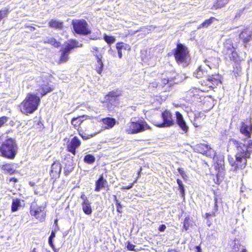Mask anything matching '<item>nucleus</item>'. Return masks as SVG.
<instances>
[{
	"mask_svg": "<svg viewBox=\"0 0 252 252\" xmlns=\"http://www.w3.org/2000/svg\"><path fill=\"white\" fill-rule=\"evenodd\" d=\"M229 143L233 146L236 150L234 157L231 156L228 157L229 164L236 171L244 169L247 165V159L251 158L252 153V140H250L245 145L235 139L231 138L229 139Z\"/></svg>",
	"mask_w": 252,
	"mask_h": 252,
	"instance_id": "1",
	"label": "nucleus"
},
{
	"mask_svg": "<svg viewBox=\"0 0 252 252\" xmlns=\"http://www.w3.org/2000/svg\"><path fill=\"white\" fill-rule=\"evenodd\" d=\"M40 102V98L37 95L29 94L19 105V109L26 115L32 114L37 110Z\"/></svg>",
	"mask_w": 252,
	"mask_h": 252,
	"instance_id": "2",
	"label": "nucleus"
},
{
	"mask_svg": "<svg viewBox=\"0 0 252 252\" xmlns=\"http://www.w3.org/2000/svg\"><path fill=\"white\" fill-rule=\"evenodd\" d=\"M18 147L15 139L11 137L6 139L0 147L1 157L9 159H14L18 152Z\"/></svg>",
	"mask_w": 252,
	"mask_h": 252,
	"instance_id": "3",
	"label": "nucleus"
},
{
	"mask_svg": "<svg viewBox=\"0 0 252 252\" xmlns=\"http://www.w3.org/2000/svg\"><path fill=\"white\" fill-rule=\"evenodd\" d=\"M175 61L178 64L187 66L190 61V54L188 48L184 44L178 43L173 51Z\"/></svg>",
	"mask_w": 252,
	"mask_h": 252,
	"instance_id": "4",
	"label": "nucleus"
},
{
	"mask_svg": "<svg viewBox=\"0 0 252 252\" xmlns=\"http://www.w3.org/2000/svg\"><path fill=\"white\" fill-rule=\"evenodd\" d=\"M76 39H70L65 44V46L60 49L61 55L58 61L59 64L67 62L69 60V54L73 49L82 47Z\"/></svg>",
	"mask_w": 252,
	"mask_h": 252,
	"instance_id": "5",
	"label": "nucleus"
},
{
	"mask_svg": "<svg viewBox=\"0 0 252 252\" xmlns=\"http://www.w3.org/2000/svg\"><path fill=\"white\" fill-rule=\"evenodd\" d=\"M73 32L80 35H88L92 31L88 22L84 19H74L71 22Z\"/></svg>",
	"mask_w": 252,
	"mask_h": 252,
	"instance_id": "6",
	"label": "nucleus"
},
{
	"mask_svg": "<svg viewBox=\"0 0 252 252\" xmlns=\"http://www.w3.org/2000/svg\"><path fill=\"white\" fill-rule=\"evenodd\" d=\"M150 128V126L144 120L131 122L127 129V133L129 134H137Z\"/></svg>",
	"mask_w": 252,
	"mask_h": 252,
	"instance_id": "7",
	"label": "nucleus"
},
{
	"mask_svg": "<svg viewBox=\"0 0 252 252\" xmlns=\"http://www.w3.org/2000/svg\"><path fill=\"white\" fill-rule=\"evenodd\" d=\"M222 54L226 60H229L235 62L238 57L236 47L233 46V43L230 40H228L225 44Z\"/></svg>",
	"mask_w": 252,
	"mask_h": 252,
	"instance_id": "8",
	"label": "nucleus"
},
{
	"mask_svg": "<svg viewBox=\"0 0 252 252\" xmlns=\"http://www.w3.org/2000/svg\"><path fill=\"white\" fill-rule=\"evenodd\" d=\"M46 204L41 206L31 205L30 209V214L40 222H43L45 221L46 217Z\"/></svg>",
	"mask_w": 252,
	"mask_h": 252,
	"instance_id": "9",
	"label": "nucleus"
},
{
	"mask_svg": "<svg viewBox=\"0 0 252 252\" xmlns=\"http://www.w3.org/2000/svg\"><path fill=\"white\" fill-rule=\"evenodd\" d=\"M161 118L163 121L162 122L156 124V126L158 127H170L175 124L172 113L167 109H165L161 113Z\"/></svg>",
	"mask_w": 252,
	"mask_h": 252,
	"instance_id": "10",
	"label": "nucleus"
},
{
	"mask_svg": "<svg viewBox=\"0 0 252 252\" xmlns=\"http://www.w3.org/2000/svg\"><path fill=\"white\" fill-rule=\"evenodd\" d=\"M193 149L195 152L206 157H211L212 155V147L206 143H198L193 146Z\"/></svg>",
	"mask_w": 252,
	"mask_h": 252,
	"instance_id": "11",
	"label": "nucleus"
},
{
	"mask_svg": "<svg viewBox=\"0 0 252 252\" xmlns=\"http://www.w3.org/2000/svg\"><path fill=\"white\" fill-rule=\"evenodd\" d=\"M81 142L79 138L75 136L67 143L66 150L75 156L76 154V149L80 146Z\"/></svg>",
	"mask_w": 252,
	"mask_h": 252,
	"instance_id": "12",
	"label": "nucleus"
},
{
	"mask_svg": "<svg viewBox=\"0 0 252 252\" xmlns=\"http://www.w3.org/2000/svg\"><path fill=\"white\" fill-rule=\"evenodd\" d=\"M218 199L217 197L214 198V206L213 211L211 213H206L205 214V219H206V224L208 227H210L213 222V218L216 216V213L218 211Z\"/></svg>",
	"mask_w": 252,
	"mask_h": 252,
	"instance_id": "13",
	"label": "nucleus"
},
{
	"mask_svg": "<svg viewBox=\"0 0 252 252\" xmlns=\"http://www.w3.org/2000/svg\"><path fill=\"white\" fill-rule=\"evenodd\" d=\"M176 123L179 126L181 129L185 133L189 131V126L187 124L182 114L179 111L175 112Z\"/></svg>",
	"mask_w": 252,
	"mask_h": 252,
	"instance_id": "14",
	"label": "nucleus"
},
{
	"mask_svg": "<svg viewBox=\"0 0 252 252\" xmlns=\"http://www.w3.org/2000/svg\"><path fill=\"white\" fill-rule=\"evenodd\" d=\"M214 168L217 171V176L218 177L224 171V158L222 156L217 157L214 163Z\"/></svg>",
	"mask_w": 252,
	"mask_h": 252,
	"instance_id": "15",
	"label": "nucleus"
},
{
	"mask_svg": "<svg viewBox=\"0 0 252 252\" xmlns=\"http://www.w3.org/2000/svg\"><path fill=\"white\" fill-rule=\"evenodd\" d=\"M105 188H106L107 190H108L109 186L107 180L104 178L103 175L102 174L99 175L98 178L95 181L94 190L98 192L101 189Z\"/></svg>",
	"mask_w": 252,
	"mask_h": 252,
	"instance_id": "16",
	"label": "nucleus"
},
{
	"mask_svg": "<svg viewBox=\"0 0 252 252\" xmlns=\"http://www.w3.org/2000/svg\"><path fill=\"white\" fill-rule=\"evenodd\" d=\"M62 166L60 163L54 161L51 165L50 175L52 178L59 177L61 172Z\"/></svg>",
	"mask_w": 252,
	"mask_h": 252,
	"instance_id": "17",
	"label": "nucleus"
},
{
	"mask_svg": "<svg viewBox=\"0 0 252 252\" xmlns=\"http://www.w3.org/2000/svg\"><path fill=\"white\" fill-rule=\"evenodd\" d=\"M240 132L247 138L251 137L252 133V126L251 124H247L245 122H242L240 128Z\"/></svg>",
	"mask_w": 252,
	"mask_h": 252,
	"instance_id": "18",
	"label": "nucleus"
},
{
	"mask_svg": "<svg viewBox=\"0 0 252 252\" xmlns=\"http://www.w3.org/2000/svg\"><path fill=\"white\" fill-rule=\"evenodd\" d=\"M0 170L2 173L9 175H12L16 172L12 163L4 162L0 166Z\"/></svg>",
	"mask_w": 252,
	"mask_h": 252,
	"instance_id": "19",
	"label": "nucleus"
},
{
	"mask_svg": "<svg viewBox=\"0 0 252 252\" xmlns=\"http://www.w3.org/2000/svg\"><path fill=\"white\" fill-rule=\"evenodd\" d=\"M53 88L48 83H44L39 86L37 91L41 97L45 95L48 93L51 92Z\"/></svg>",
	"mask_w": 252,
	"mask_h": 252,
	"instance_id": "20",
	"label": "nucleus"
},
{
	"mask_svg": "<svg viewBox=\"0 0 252 252\" xmlns=\"http://www.w3.org/2000/svg\"><path fill=\"white\" fill-rule=\"evenodd\" d=\"M239 38L242 41L246 47L247 43L252 39V36L248 30L244 29L240 33Z\"/></svg>",
	"mask_w": 252,
	"mask_h": 252,
	"instance_id": "21",
	"label": "nucleus"
},
{
	"mask_svg": "<svg viewBox=\"0 0 252 252\" xmlns=\"http://www.w3.org/2000/svg\"><path fill=\"white\" fill-rule=\"evenodd\" d=\"M48 26L51 28L61 30L63 28V23L54 18L51 19L49 21Z\"/></svg>",
	"mask_w": 252,
	"mask_h": 252,
	"instance_id": "22",
	"label": "nucleus"
},
{
	"mask_svg": "<svg viewBox=\"0 0 252 252\" xmlns=\"http://www.w3.org/2000/svg\"><path fill=\"white\" fill-rule=\"evenodd\" d=\"M85 118H86L85 115H81L76 117H73L71 120V124L74 127L77 128V130H79V127L84 121Z\"/></svg>",
	"mask_w": 252,
	"mask_h": 252,
	"instance_id": "23",
	"label": "nucleus"
},
{
	"mask_svg": "<svg viewBox=\"0 0 252 252\" xmlns=\"http://www.w3.org/2000/svg\"><path fill=\"white\" fill-rule=\"evenodd\" d=\"M101 122L105 125V129H110L116 125V120L112 117H106L101 119Z\"/></svg>",
	"mask_w": 252,
	"mask_h": 252,
	"instance_id": "24",
	"label": "nucleus"
},
{
	"mask_svg": "<svg viewBox=\"0 0 252 252\" xmlns=\"http://www.w3.org/2000/svg\"><path fill=\"white\" fill-rule=\"evenodd\" d=\"M95 57L96 58V63L95 65V70L97 73L100 74L103 69V63L101 60V56L97 54L94 55Z\"/></svg>",
	"mask_w": 252,
	"mask_h": 252,
	"instance_id": "25",
	"label": "nucleus"
},
{
	"mask_svg": "<svg viewBox=\"0 0 252 252\" xmlns=\"http://www.w3.org/2000/svg\"><path fill=\"white\" fill-rule=\"evenodd\" d=\"M43 42L44 44H50L56 48H58L61 46V43L53 37H47L43 41Z\"/></svg>",
	"mask_w": 252,
	"mask_h": 252,
	"instance_id": "26",
	"label": "nucleus"
},
{
	"mask_svg": "<svg viewBox=\"0 0 252 252\" xmlns=\"http://www.w3.org/2000/svg\"><path fill=\"white\" fill-rule=\"evenodd\" d=\"M81 206L83 211L85 214L88 216H91L93 213V209L91 206L90 201L82 202Z\"/></svg>",
	"mask_w": 252,
	"mask_h": 252,
	"instance_id": "27",
	"label": "nucleus"
},
{
	"mask_svg": "<svg viewBox=\"0 0 252 252\" xmlns=\"http://www.w3.org/2000/svg\"><path fill=\"white\" fill-rule=\"evenodd\" d=\"M215 21H218L214 17H211L209 19L205 20L203 23L200 24L197 27L198 29L208 28Z\"/></svg>",
	"mask_w": 252,
	"mask_h": 252,
	"instance_id": "28",
	"label": "nucleus"
},
{
	"mask_svg": "<svg viewBox=\"0 0 252 252\" xmlns=\"http://www.w3.org/2000/svg\"><path fill=\"white\" fill-rule=\"evenodd\" d=\"M156 79L158 81V86H159L160 88L164 87L169 82L168 78L163 75L158 76Z\"/></svg>",
	"mask_w": 252,
	"mask_h": 252,
	"instance_id": "29",
	"label": "nucleus"
},
{
	"mask_svg": "<svg viewBox=\"0 0 252 252\" xmlns=\"http://www.w3.org/2000/svg\"><path fill=\"white\" fill-rule=\"evenodd\" d=\"M195 77L197 78H202L207 75V72L201 66H199L195 72Z\"/></svg>",
	"mask_w": 252,
	"mask_h": 252,
	"instance_id": "30",
	"label": "nucleus"
},
{
	"mask_svg": "<svg viewBox=\"0 0 252 252\" xmlns=\"http://www.w3.org/2000/svg\"><path fill=\"white\" fill-rule=\"evenodd\" d=\"M229 0H216L215 3L213 5L212 8L218 9L223 7Z\"/></svg>",
	"mask_w": 252,
	"mask_h": 252,
	"instance_id": "31",
	"label": "nucleus"
},
{
	"mask_svg": "<svg viewBox=\"0 0 252 252\" xmlns=\"http://www.w3.org/2000/svg\"><path fill=\"white\" fill-rule=\"evenodd\" d=\"M21 206L20 200L18 198L13 199L11 205V211L12 212H16L19 207Z\"/></svg>",
	"mask_w": 252,
	"mask_h": 252,
	"instance_id": "32",
	"label": "nucleus"
},
{
	"mask_svg": "<svg viewBox=\"0 0 252 252\" xmlns=\"http://www.w3.org/2000/svg\"><path fill=\"white\" fill-rule=\"evenodd\" d=\"M125 43L123 42H119L116 44V48L117 50L118 56L120 59H121L123 57L122 50L124 49Z\"/></svg>",
	"mask_w": 252,
	"mask_h": 252,
	"instance_id": "33",
	"label": "nucleus"
},
{
	"mask_svg": "<svg viewBox=\"0 0 252 252\" xmlns=\"http://www.w3.org/2000/svg\"><path fill=\"white\" fill-rule=\"evenodd\" d=\"M95 158L94 156L92 154H88L85 156L84 158V161L89 164H93L94 162Z\"/></svg>",
	"mask_w": 252,
	"mask_h": 252,
	"instance_id": "34",
	"label": "nucleus"
},
{
	"mask_svg": "<svg viewBox=\"0 0 252 252\" xmlns=\"http://www.w3.org/2000/svg\"><path fill=\"white\" fill-rule=\"evenodd\" d=\"M121 95V92L118 90V89H117L116 91H112L108 92L106 94L105 97L116 98L120 96Z\"/></svg>",
	"mask_w": 252,
	"mask_h": 252,
	"instance_id": "35",
	"label": "nucleus"
},
{
	"mask_svg": "<svg viewBox=\"0 0 252 252\" xmlns=\"http://www.w3.org/2000/svg\"><path fill=\"white\" fill-rule=\"evenodd\" d=\"M103 39L104 41L110 46L116 40V38L114 36H109L106 34H104Z\"/></svg>",
	"mask_w": 252,
	"mask_h": 252,
	"instance_id": "36",
	"label": "nucleus"
},
{
	"mask_svg": "<svg viewBox=\"0 0 252 252\" xmlns=\"http://www.w3.org/2000/svg\"><path fill=\"white\" fill-rule=\"evenodd\" d=\"M176 181L179 185V189L180 190L182 196H184L185 195V189L182 181L179 179H177Z\"/></svg>",
	"mask_w": 252,
	"mask_h": 252,
	"instance_id": "37",
	"label": "nucleus"
},
{
	"mask_svg": "<svg viewBox=\"0 0 252 252\" xmlns=\"http://www.w3.org/2000/svg\"><path fill=\"white\" fill-rule=\"evenodd\" d=\"M9 13V11L7 8L0 10V22L2 19L7 18Z\"/></svg>",
	"mask_w": 252,
	"mask_h": 252,
	"instance_id": "38",
	"label": "nucleus"
},
{
	"mask_svg": "<svg viewBox=\"0 0 252 252\" xmlns=\"http://www.w3.org/2000/svg\"><path fill=\"white\" fill-rule=\"evenodd\" d=\"M190 221V219L189 216L186 217L184 220L183 227L186 231H187L189 228Z\"/></svg>",
	"mask_w": 252,
	"mask_h": 252,
	"instance_id": "39",
	"label": "nucleus"
},
{
	"mask_svg": "<svg viewBox=\"0 0 252 252\" xmlns=\"http://www.w3.org/2000/svg\"><path fill=\"white\" fill-rule=\"evenodd\" d=\"M114 198V200L116 202V206L117 208V211L119 213H122V205L121 203L119 201V200L117 199V197L115 195H113Z\"/></svg>",
	"mask_w": 252,
	"mask_h": 252,
	"instance_id": "40",
	"label": "nucleus"
},
{
	"mask_svg": "<svg viewBox=\"0 0 252 252\" xmlns=\"http://www.w3.org/2000/svg\"><path fill=\"white\" fill-rule=\"evenodd\" d=\"M9 120V117L3 116L0 117V128L4 126Z\"/></svg>",
	"mask_w": 252,
	"mask_h": 252,
	"instance_id": "41",
	"label": "nucleus"
},
{
	"mask_svg": "<svg viewBox=\"0 0 252 252\" xmlns=\"http://www.w3.org/2000/svg\"><path fill=\"white\" fill-rule=\"evenodd\" d=\"M55 237V233L52 231L49 238V244L53 250H55V246L53 244V239Z\"/></svg>",
	"mask_w": 252,
	"mask_h": 252,
	"instance_id": "42",
	"label": "nucleus"
},
{
	"mask_svg": "<svg viewBox=\"0 0 252 252\" xmlns=\"http://www.w3.org/2000/svg\"><path fill=\"white\" fill-rule=\"evenodd\" d=\"M126 249L127 250L130 251H137L134 249L135 247V246L134 245L132 244V243H131L130 242L128 241L126 242Z\"/></svg>",
	"mask_w": 252,
	"mask_h": 252,
	"instance_id": "43",
	"label": "nucleus"
},
{
	"mask_svg": "<svg viewBox=\"0 0 252 252\" xmlns=\"http://www.w3.org/2000/svg\"><path fill=\"white\" fill-rule=\"evenodd\" d=\"M149 86L152 88H160L159 86H158V81L156 78L150 83Z\"/></svg>",
	"mask_w": 252,
	"mask_h": 252,
	"instance_id": "44",
	"label": "nucleus"
},
{
	"mask_svg": "<svg viewBox=\"0 0 252 252\" xmlns=\"http://www.w3.org/2000/svg\"><path fill=\"white\" fill-rule=\"evenodd\" d=\"M178 171L179 173H180V174L181 175V176L184 179H185L187 177V175H186L185 172H184V169L183 168L179 167L178 168Z\"/></svg>",
	"mask_w": 252,
	"mask_h": 252,
	"instance_id": "45",
	"label": "nucleus"
},
{
	"mask_svg": "<svg viewBox=\"0 0 252 252\" xmlns=\"http://www.w3.org/2000/svg\"><path fill=\"white\" fill-rule=\"evenodd\" d=\"M79 134L84 140H88L93 136V134H90L88 136H85V135H83V134H82L80 132H79Z\"/></svg>",
	"mask_w": 252,
	"mask_h": 252,
	"instance_id": "46",
	"label": "nucleus"
},
{
	"mask_svg": "<svg viewBox=\"0 0 252 252\" xmlns=\"http://www.w3.org/2000/svg\"><path fill=\"white\" fill-rule=\"evenodd\" d=\"M166 228V226L165 224H161L159 226L158 228V231L160 232H163Z\"/></svg>",
	"mask_w": 252,
	"mask_h": 252,
	"instance_id": "47",
	"label": "nucleus"
},
{
	"mask_svg": "<svg viewBox=\"0 0 252 252\" xmlns=\"http://www.w3.org/2000/svg\"><path fill=\"white\" fill-rule=\"evenodd\" d=\"M80 198L83 199V201L82 202H88V201H89V199H88V198L85 196V193L84 192H82L81 196H80Z\"/></svg>",
	"mask_w": 252,
	"mask_h": 252,
	"instance_id": "48",
	"label": "nucleus"
},
{
	"mask_svg": "<svg viewBox=\"0 0 252 252\" xmlns=\"http://www.w3.org/2000/svg\"><path fill=\"white\" fill-rule=\"evenodd\" d=\"M133 185H134V183H130L128 186L122 187V189H130L133 187Z\"/></svg>",
	"mask_w": 252,
	"mask_h": 252,
	"instance_id": "49",
	"label": "nucleus"
},
{
	"mask_svg": "<svg viewBox=\"0 0 252 252\" xmlns=\"http://www.w3.org/2000/svg\"><path fill=\"white\" fill-rule=\"evenodd\" d=\"M124 47L125 50L130 51L131 49L130 45L126 43H125Z\"/></svg>",
	"mask_w": 252,
	"mask_h": 252,
	"instance_id": "50",
	"label": "nucleus"
},
{
	"mask_svg": "<svg viewBox=\"0 0 252 252\" xmlns=\"http://www.w3.org/2000/svg\"><path fill=\"white\" fill-rule=\"evenodd\" d=\"M207 81L212 83L213 82L215 81L216 80V79L213 77V76H209L208 77V78H207Z\"/></svg>",
	"mask_w": 252,
	"mask_h": 252,
	"instance_id": "51",
	"label": "nucleus"
},
{
	"mask_svg": "<svg viewBox=\"0 0 252 252\" xmlns=\"http://www.w3.org/2000/svg\"><path fill=\"white\" fill-rule=\"evenodd\" d=\"M142 170V168L141 167L137 171V178H139L141 176V172Z\"/></svg>",
	"mask_w": 252,
	"mask_h": 252,
	"instance_id": "52",
	"label": "nucleus"
},
{
	"mask_svg": "<svg viewBox=\"0 0 252 252\" xmlns=\"http://www.w3.org/2000/svg\"><path fill=\"white\" fill-rule=\"evenodd\" d=\"M9 181L16 183L18 181V180L15 177H12L9 179Z\"/></svg>",
	"mask_w": 252,
	"mask_h": 252,
	"instance_id": "53",
	"label": "nucleus"
},
{
	"mask_svg": "<svg viewBox=\"0 0 252 252\" xmlns=\"http://www.w3.org/2000/svg\"><path fill=\"white\" fill-rule=\"evenodd\" d=\"M193 126L195 127H198L199 126H200V124H198L196 122V120H194V122H193Z\"/></svg>",
	"mask_w": 252,
	"mask_h": 252,
	"instance_id": "54",
	"label": "nucleus"
},
{
	"mask_svg": "<svg viewBox=\"0 0 252 252\" xmlns=\"http://www.w3.org/2000/svg\"><path fill=\"white\" fill-rule=\"evenodd\" d=\"M197 250V252H201V249L200 246H197L195 247Z\"/></svg>",
	"mask_w": 252,
	"mask_h": 252,
	"instance_id": "55",
	"label": "nucleus"
},
{
	"mask_svg": "<svg viewBox=\"0 0 252 252\" xmlns=\"http://www.w3.org/2000/svg\"><path fill=\"white\" fill-rule=\"evenodd\" d=\"M93 51L97 52L98 51V48L97 47H94L93 48Z\"/></svg>",
	"mask_w": 252,
	"mask_h": 252,
	"instance_id": "56",
	"label": "nucleus"
},
{
	"mask_svg": "<svg viewBox=\"0 0 252 252\" xmlns=\"http://www.w3.org/2000/svg\"><path fill=\"white\" fill-rule=\"evenodd\" d=\"M99 38H100L99 37L95 36V37L91 38V39H92V40H97V39H99Z\"/></svg>",
	"mask_w": 252,
	"mask_h": 252,
	"instance_id": "57",
	"label": "nucleus"
},
{
	"mask_svg": "<svg viewBox=\"0 0 252 252\" xmlns=\"http://www.w3.org/2000/svg\"><path fill=\"white\" fill-rule=\"evenodd\" d=\"M32 252H37V250L35 248H34L32 250Z\"/></svg>",
	"mask_w": 252,
	"mask_h": 252,
	"instance_id": "58",
	"label": "nucleus"
},
{
	"mask_svg": "<svg viewBox=\"0 0 252 252\" xmlns=\"http://www.w3.org/2000/svg\"><path fill=\"white\" fill-rule=\"evenodd\" d=\"M169 252H177V251L175 250L171 249L169 251Z\"/></svg>",
	"mask_w": 252,
	"mask_h": 252,
	"instance_id": "59",
	"label": "nucleus"
},
{
	"mask_svg": "<svg viewBox=\"0 0 252 252\" xmlns=\"http://www.w3.org/2000/svg\"><path fill=\"white\" fill-rule=\"evenodd\" d=\"M241 252H247V250L246 249H244L242 250Z\"/></svg>",
	"mask_w": 252,
	"mask_h": 252,
	"instance_id": "60",
	"label": "nucleus"
},
{
	"mask_svg": "<svg viewBox=\"0 0 252 252\" xmlns=\"http://www.w3.org/2000/svg\"><path fill=\"white\" fill-rule=\"evenodd\" d=\"M57 221H58V220H55V223H56L57 222Z\"/></svg>",
	"mask_w": 252,
	"mask_h": 252,
	"instance_id": "61",
	"label": "nucleus"
},
{
	"mask_svg": "<svg viewBox=\"0 0 252 252\" xmlns=\"http://www.w3.org/2000/svg\"><path fill=\"white\" fill-rule=\"evenodd\" d=\"M54 250L55 252H56L57 250H56L55 248V250Z\"/></svg>",
	"mask_w": 252,
	"mask_h": 252,
	"instance_id": "62",
	"label": "nucleus"
},
{
	"mask_svg": "<svg viewBox=\"0 0 252 252\" xmlns=\"http://www.w3.org/2000/svg\"><path fill=\"white\" fill-rule=\"evenodd\" d=\"M54 250L55 252H56L57 250H56L55 248V250Z\"/></svg>",
	"mask_w": 252,
	"mask_h": 252,
	"instance_id": "63",
	"label": "nucleus"
},
{
	"mask_svg": "<svg viewBox=\"0 0 252 252\" xmlns=\"http://www.w3.org/2000/svg\"><path fill=\"white\" fill-rule=\"evenodd\" d=\"M31 28H32L33 29H35L34 27H31Z\"/></svg>",
	"mask_w": 252,
	"mask_h": 252,
	"instance_id": "64",
	"label": "nucleus"
}]
</instances>
